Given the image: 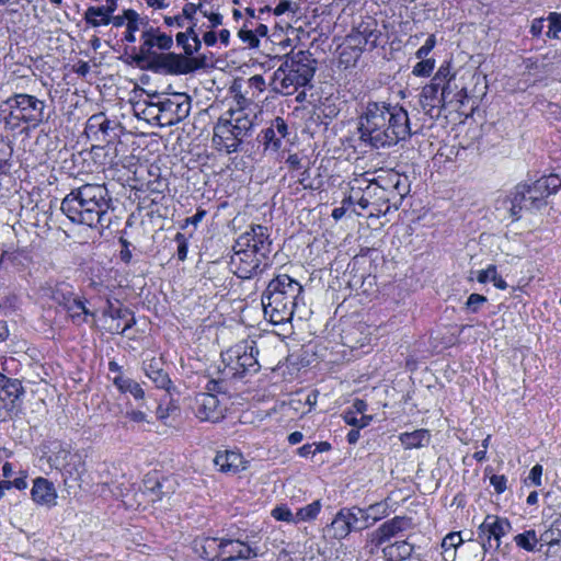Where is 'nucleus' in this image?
<instances>
[{
	"instance_id": "60",
	"label": "nucleus",
	"mask_w": 561,
	"mask_h": 561,
	"mask_svg": "<svg viewBox=\"0 0 561 561\" xmlns=\"http://www.w3.org/2000/svg\"><path fill=\"white\" fill-rule=\"evenodd\" d=\"M542 466L541 465H535L528 474L527 480L531 482L535 486H540L542 484Z\"/></svg>"
},
{
	"instance_id": "38",
	"label": "nucleus",
	"mask_w": 561,
	"mask_h": 561,
	"mask_svg": "<svg viewBox=\"0 0 561 561\" xmlns=\"http://www.w3.org/2000/svg\"><path fill=\"white\" fill-rule=\"evenodd\" d=\"M70 284L60 282L50 287V298L64 308L75 298Z\"/></svg>"
},
{
	"instance_id": "62",
	"label": "nucleus",
	"mask_w": 561,
	"mask_h": 561,
	"mask_svg": "<svg viewBox=\"0 0 561 561\" xmlns=\"http://www.w3.org/2000/svg\"><path fill=\"white\" fill-rule=\"evenodd\" d=\"M344 340H345V342H344L345 345L350 346L353 350L363 348L364 346L368 345L370 342V337L368 335H365L360 340L353 342V337H352L351 333H347L344 336Z\"/></svg>"
},
{
	"instance_id": "27",
	"label": "nucleus",
	"mask_w": 561,
	"mask_h": 561,
	"mask_svg": "<svg viewBox=\"0 0 561 561\" xmlns=\"http://www.w3.org/2000/svg\"><path fill=\"white\" fill-rule=\"evenodd\" d=\"M196 550L208 561H222V538L203 537L195 541Z\"/></svg>"
},
{
	"instance_id": "2",
	"label": "nucleus",
	"mask_w": 561,
	"mask_h": 561,
	"mask_svg": "<svg viewBox=\"0 0 561 561\" xmlns=\"http://www.w3.org/2000/svg\"><path fill=\"white\" fill-rule=\"evenodd\" d=\"M111 197L103 184H84L72 190L61 202V211L75 224L90 228L107 227Z\"/></svg>"
},
{
	"instance_id": "40",
	"label": "nucleus",
	"mask_w": 561,
	"mask_h": 561,
	"mask_svg": "<svg viewBox=\"0 0 561 561\" xmlns=\"http://www.w3.org/2000/svg\"><path fill=\"white\" fill-rule=\"evenodd\" d=\"M355 31L358 35H360V38H363L364 44H368L370 47H376L377 42L380 36V32L377 28V24L375 21L370 20L367 22H362Z\"/></svg>"
},
{
	"instance_id": "16",
	"label": "nucleus",
	"mask_w": 561,
	"mask_h": 561,
	"mask_svg": "<svg viewBox=\"0 0 561 561\" xmlns=\"http://www.w3.org/2000/svg\"><path fill=\"white\" fill-rule=\"evenodd\" d=\"M173 46L171 35L163 33L158 27L150 26L141 33L140 57L148 59L156 57L154 49L169 50Z\"/></svg>"
},
{
	"instance_id": "56",
	"label": "nucleus",
	"mask_w": 561,
	"mask_h": 561,
	"mask_svg": "<svg viewBox=\"0 0 561 561\" xmlns=\"http://www.w3.org/2000/svg\"><path fill=\"white\" fill-rule=\"evenodd\" d=\"M488 301L486 297L480 294H471L466 302V309L472 313L478 312Z\"/></svg>"
},
{
	"instance_id": "25",
	"label": "nucleus",
	"mask_w": 561,
	"mask_h": 561,
	"mask_svg": "<svg viewBox=\"0 0 561 561\" xmlns=\"http://www.w3.org/2000/svg\"><path fill=\"white\" fill-rule=\"evenodd\" d=\"M59 471L61 472L66 485L71 488L72 483L78 484L85 471L82 456L79 453H73Z\"/></svg>"
},
{
	"instance_id": "3",
	"label": "nucleus",
	"mask_w": 561,
	"mask_h": 561,
	"mask_svg": "<svg viewBox=\"0 0 561 561\" xmlns=\"http://www.w3.org/2000/svg\"><path fill=\"white\" fill-rule=\"evenodd\" d=\"M271 251L268 228L252 225L236 240L233 254L230 257V268L239 278L250 279L270 266Z\"/></svg>"
},
{
	"instance_id": "29",
	"label": "nucleus",
	"mask_w": 561,
	"mask_h": 561,
	"mask_svg": "<svg viewBox=\"0 0 561 561\" xmlns=\"http://www.w3.org/2000/svg\"><path fill=\"white\" fill-rule=\"evenodd\" d=\"M399 440L405 449L422 448L430 444L431 433L424 428L404 432L399 435Z\"/></svg>"
},
{
	"instance_id": "14",
	"label": "nucleus",
	"mask_w": 561,
	"mask_h": 561,
	"mask_svg": "<svg viewBox=\"0 0 561 561\" xmlns=\"http://www.w3.org/2000/svg\"><path fill=\"white\" fill-rule=\"evenodd\" d=\"M412 526L411 518L405 516H394L382 523L377 529L369 533L367 540L375 548H379L392 538L410 529Z\"/></svg>"
},
{
	"instance_id": "64",
	"label": "nucleus",
	"mask_w": 561,
	"mask_h": 561,
	"mask_svg": "<svg viewBox=\"0 0 561 561\" xmlns=\"http://www.w3.org/2000/svg\"><path fill=\"white\" fill-rule=\"evenodd\" d=\"M239 37L244 42L248 43L250 46H256L259 43V39L253 34L251 30H240L239 31Z\"/></svg>"
},
{
	"instance_id": "28",
	"label": "nucleus",
	"mask_w": 561,
	"mask_h": 561,
	"mask_svg": "<svg viewBox=\"0 0 561 561\" xmlns=\"http://www.w3.org/2000/svg\"><path fill=\"white\" fill-rule=\"evenodd\" d=\"M414 551V546L407 540L394 541L381 549L385 561H405Z\"/></svg>"
},
{
	"instance_id": "12",
	"label": "nucleus",
	"mask_w": 561,
	"mask_h": 561,
	"mask_svg": "<svg viewBox=\"0 0 561 561\" xmlns=\"http://www.w3.org/2000/svg\"><path fill=\"white\" fill-rule=\"evenodd\" d=\"M512 530V524L505 517L497 515H486L484 520L478 527V537L481 540V546L484 551L493 547L492 541L495 542V549L501 546V540Z\"/></svg>"
},
{
	"instance_id": "24",
	"label": "nucleus",
	"mask_w": 561,
	"mask_h": 561,
	"mask_svg": "<svg viewBox=\"0 0 561 561\" xmlns=\"http://www.w3.org/2000/svg\"><path fill=\"white\" fill-rule=\"evenodd\" d=\"M214 462L221 472L229 474H236L247 468L244 457L237 450L218 451Z\"/></svg>"
},
{
	"instance_id": "42",
	"label": "nucleus",
	"mask_w": 561,
	"mask_h": 561,
	"mask_svg": "<svg viewBox=\"0 0 561 561\" xmlns=\"http://www.w3.org/2000/svg\"><path fill=\"white\" fill-rule=\"evenodd\" d=\"M85 21L93 27L108 25L112 21L105 7H90L85 11Z\"/></svg>"
},
{
	"instance_id": "26",
	"label": "nucleus",
	"mask_w": 561,
	"mask_h": 561,
	"mask_svg": "<svg viewBox=\"0 0 561 561\" xmlns=\"http://www.w3.org/2000/svg\"><path fill=\"white\" fill-rule=\"evenodd\" d=\"M156 65L168 73L180 75L190 71L187 61L180 55L173 53L156 55Z\"/></svg>"
},
{
	"instance_id": "19",
	"label": "nucleus",
	"mask_w": 561,
	"mask_h": 561,
	"mask_svg": "<svg viewBox=\"0 0 561 561\" xmlns=\"http://www.w3.org/2000/svg\"><path fill=\"white\" fill-rule=\"evenodd\" d=\"M420 102L424 112L431 117L439 116L440 110L448 105L443 99L440 87L433 82L423 87Z\"/></svg>"
},
{
	"instance_id": "43",
	"label": "nucleus",
	"mask_w": 561,
	"mask_h": 561,
	"mask_svg": "<svg viewBox=\"0 0 561 561\" xmlns=\"http://www.w3.org/2000/svg\"><path fill=\"white\" fill-rule=\"evenodd\" d=\"M322 504L319 500L300 507L296 512V524L314 520L321 512Z\"/></svg>"
},
{
	"instance_id": "10",
	"label": "nucleus",
	"mask_w": 561,
	"mask_h": 561,
	"mask_svg": "<svg viewBox=\"0 0 561 561\" xmlns=\"http://www.w3.org/2000/svg\"><path fill=\"white\" fill-rule=\"evenodd\" d=\"M206 389L208 392L195 396L192 410L201 421L218 422L225 416L226 405L211 391L220 392L221 385L219 381L210 380Z\"/></svg>"
},
{
	"instance_id": "53",
	"label": "nucleus",
	"mask_w": 561,
	"mask_h": 561,
	"mask_svg": "<svg viewBox=\"0 0 561 561\" xmlns=\"http://www.w3.org/2000/svg\"><path fill=\"white\" fill-rule=\"evenodd\" d=\"M346 45L347 47L353 49L354 59L356 60L368 44H364V41L363 38H360V35H358L357 32L354 30L351 34L347 35Z\"/></svg>"
},
{
	"instance_id": "54",
	"label": "nucleus",
	"mask_w": 561,
	"mask_h": 561,
	"mask_svg": "<svg viewBox=\"0 0 561 561\" xmlns=\"http://www.w3.org/2000/svg\"><path fill=\"white\" fill-rule=\"evenodd\" d=\"M547 21L549 22V30L547 32V36L549 38L558 39L561 33V13L559 12H550L547 16Z\"/></svg>"
},
{
	"instance_id": "37",
	"label": "nucleus",
	"mask_w": 561,
	"mask_h": 561,
	"mask_svg": "<svg viewBox=\"0 0 561 561\" xmlns=\"http://www.w3.org/2000/svg\"><path fill=\"white\" fill-rule=\"evenodd\" d=\"M476 279L480 284L492 282L493 285L501 290H505L508 287L507 283L497 274V268L493 264L488 265L484 270L478 271L476 273Z\"/></svg>"
},
{
	"instance_id": "32",
	"label": "nucleus",
	"mask_w": 561,
	"mask_h": 561,
	"mask_svg": "<svg viewBox=\"0 0 561 561\" xmlns=\"http://www.w3.org/2000/svg\"><path fill=\"white\" fill-rule=\"evenodd\" d=\"M68 316L75 324H82L89 321V318H94V313L91 312L84 305V301L78 297H75L72 301L65 307Z\"/></svg>"
},
{
	"instance_id": "33",
	"label": "nucleus",
	"mask_w": 561,
	"mask_h": 561,
	"mask_svg": "<svg viewBox=\"0 0 561 561\" xmlns=\"http://www.w3.org/2000/svg\"><path fill=\"white\" fill-rule=\"evenodd\" d=\"M144 370L145 375L156 385L157 388L165 390L169 389L171 383L169 375L163 371L156 359L145 364Z\"/></svg>"
},
{
	"instance_id": "51",
	"label": "nucleus",
	"mask_w": 561,
	"mask_h": 561,
	"mask_svg": "<svg viewBox=\"0 0 561 561\" xmlns=\"http://www.w3.org/2000/svg\"><path fill=\"white\" fill-rule=\"evenodd\" d=\"M541 539L550 547L558 545L561 540V520H554L551 528L542 534Z\"/></svg>"
},
{
	"instance_id": "59",
	"label": "nucleus",
	"mask_w": 561,
	"mask_h": 561,
	"mask_svg": "<svg viewBox=\"0 0 561 561\" xmlns=\"http://www.w3.org/2000/svg\"><path fill=\"white\" fill-rule=\"evenodd\" d=\"M490 483L497 494L503 493L507 488V479L503 474H494L490 478Z\"/></svg>"
},
{
	"instance_id": "21",
	"label": "nucleus",
	"mask_w": 561,
	"mask_h": 561,
	"mask_svg": "<svg viewBox=\"0 0 561 561\" xmlns=\"http://www.w3.org/2000/svg\"><path fill=\"white\" fill-rule=\"evenodd\" d=\"M116 123L110 121L104 113L92 115L85 124V134L90 139L99 141H108L111 131L116 127Z\"/></svg>"
},
{
	"instance_id": "18",
	"label": "nucleus",
	"mask_w": 561,
	"mask_h": 561,
	"mask_svg": "<svg viewBox=\"0 0 561 561\" xmlns=\"http://www.w3.org/2000/svg\"><path fill=\"white\" fill-rule=\"evenodd\" d=\"M103 316L112 320L107 330L113 334H122L126 330L130 329L135 323L129 309L115 306L111 300H107V306L103 311Z\"/></svg>"
},
{
	"instance_id": "22",
	"label": "nucleus",
	"mask_w": 561,
	"mask_h": 561,
	"mask_svg": "<svg viewBox=\"0 0 561 561\" xmlns=\"http://www.w3.org/2000/svg\"><path fill=\"white\" fill-rule=\"evenodd\" d=\"M42 459H45L49 469L60 470L73 453L68 444L59 440L49 442L44 446Z\"/></svg>"
},
{
	"instance_id": "55",
	"label": "nucleus",
	"mask_w": 561,
	"mask_h": 561,
	"mask_svg": "<svg viewBox=\"0 0 561 561\" xmlns=\"http://www.w3.org/2000/svg\"><path fill=\"white\" fill-rule=\"evenodd\" d=\"M436 46V37L434 34L430 35L425 43L415 51V58L419 60H430L433 59L428 57L434 47Z\"/></svg>"
},
{
	"instance_id": "5",
	"label": "nucleus",
	"mask_w": 561,
	"mask_h": 561,
	"mask_svg": "<svg viewBox=\"0 0 561 561\" xmlns=\"http://www.w3.org/2000/svg\"><path fill=\"white\" fill-rule=\"evenodd\" d=\"M561 188V179L557 174H549L531 182L516 185L512 193L510 213L514 219L522 216V211H537L547 206L548 197Z\"/></svg>"
},
{
	"instance_id": "45",
	"label": "nucleus",
	"mask_w": 561,
	"mask_h": 561,
	"mask_svg": "<svg viewBox=\"0 0 561 561\" xmlns=\"http://www.w3.org/2000/svg\"><path fill=\"white\" fill-rule=\"evenodd\" d=\"M341 511L345 514L346 520L350 522L352 531L366 529V527L363 526V514L360 513V507H343Z\"/></svg>"
},
{
	"instance_id": "13",
	"label": "nucleus",
	"mask_w": 561,
	"mask_h": 561,
	"mask_svg": "<svg viewBox=\"0 0 561 561\" xmlns=\"http://www.w3.org/2000/svg\"><path fill=\"white\" fill-rule=\"evenodd\" d=\"M162 126H172L186 118L191 111V100L185 93L160 96Z\"/></svg>"
},
{
	"instance_id": "46",
	"label": "nucleus",
	"mask_w": 561,
	"mask_h": 561,
	"mask_svg": "<svg viewBox=\"0 0 561 561\" xmlns=\"http://www.w3.org/2000/svg\"><path fill=\"white\" fill-rule=\"evenodd\" d=\"M144 118L148 122H156L160 126H162V112L160 111V96L157 98V101L147 102L145 108L142 110Z\"/></svg>"
},
{
	"instance_id": "58",
	"label": "nucleus",
	"mask_w": 561,
	"mask_h": 561,
	"mask_svg": "<svg viewBox=\"0 0 561 561\" xmlns=\"http://www.w3.org/2000/svg\"><path fill=\"white\" fill-rule=\"evenodd\" d=\"M203 11L202 10V5H196L195 3H192V2H187L184 4L183 9H182V14L181 16L184 18V21H188V22H193L194 20V16L196 14L197 11Z\"/></svg>"
},
{
	"instance_id": "20",
	"label": "nucleus",
	"mask_w": 561,
	"mask_h": 561,
	"mask_svg": "<svg viewBox=\"0 0 561 561\" xmlns=\"http://www.w3.org/2000/svg\"><path fill=\"white\" fill-rule=\"evenodd\" d=\"M31 497L37 505L46 507L55 506L57 504L55 484L46 478H36L31 489Z\"/></svg>"
},
{
	"instance_id": "41",
	"label": "nucleus",
	"mask_w": 561,
	"mask_h": 561,
	"mask_svg": "<svg viewBox=\"0 0 561 561\" xmlns=\"http://www.w3.org/2000/svg\"><path fill=\"white\" fill-rule=\"evenodd\" d=\"M378 190L389 191L394 190L400 197L408 193L407 185L402 183L401 176L398 173H390L387 179L378 178L376 180Z\"/></svg>"
},
{
	"instance_id": "57",
	"label": "nucleus",
	"mask_w": 561,
	"mask_h": 561,
	"mask_svg": "<svg viewBox=\"0 0 561 561\" xmlns=\"http://www.w3.org/2000/svg\"><path fill=\"white\" fill-rule=\"evenodd\" d=\"M175 241L178 243L176 255L180 261H184L187 257V240L183 233L178 232L175 236Z\"/></svg>"
},
{
	"instance_id": "1",
	"label": "nucleus",
	"mask_w": 561,
	"mask_h": 561,
	"mask_svg": "<svg viewBox=\"0 0 561 561\" xmlns=\"http://www.w3.org/2000/svg\"><path fill=\"white\" fill-rule=\"evenodd\" d=\"M359 139L375 149L390 148L411 136L407 110L387 102H368L358 116Z\"/></svg>"
},
{
	"instance_id": "61",
	"label": "nucleus",
	"mask_w": 561,
	"mask_h": 561,
	"mask_svg": "<svg viewBox=\"0 0 561 561\" xmlns=\"http://www.w3.org/2000/svg\"><path fill=\"white\" fill-rule=\"evenodd\" d=\"M249 88L252 90V93H261L265 89V80L262 76H253L249 79Z\"/></svg>"
},
{
	"instance_id": "34",
	"label": "nucleus",
	"mask_w": 561,
	"mask_h": 561,
	"mask_svg": "<svg viewBox=\"0 0 561 561\" xmlns=\"http://www.w3.org/2000/svg\"><path fill=\"white\" fill-rule=\"evenodd\" d=\"M350 522L346 520L345 514L340 510L331 524L327 526L328 535L336 540L345 539L351 534Z\"/></svg>"
},
{
	"instance_id": "15",
	"label": "nucleus",
	"mask_w": 561,
	"mask_h": 561,
	"mask_svg": "<svg viewBox=\"0 0 561 561\" xmlns=\"http://www.w3.org/2000/svg\"><path fill=\"white\" fill-rule=\"evenodd\" d=\"M265 550L256 543L241 539L222 538V561L250 560L261 557Z\"/></svg>"
},
{
	"instance_id": "44",
	"label": "nucleus",
	"mask_w": 561,
	"mask_h": 561,
	"mask_svg": "<svg viewBox=\"0 0 561 561\" xmlns=\"http://www.w3.org/2000/svg\"><path fill=\"white\" fill-rule=\"evenodd\" d=\"M514 541L517 547L531 552L536 548V543L538 542L537 534L534 529L526 530L522 534H518L514 537Z\"/></svg>"
},
{
	"instance_id": "49",
	"label": "nucleus",
	"mask_w": 561,
	"mask_h": 561,
	"mask_svg": "<svg viewBox=\"0 0 561 561\" xmlns=\"http://www.w3.org/2000/svg\"><path fill=\"white\" fill-rule=\"evenodd\" d=\"M271 516L279 522L296 524V513L294 514L286 504L275 506L271 511Z\"/></svg>"
},
{
	"instance_id": "48",
	"label": "nucleus",
	"mask_w": 561,
	"mask_h": 561,
	"mask_svg": "<svg viewBox=\"0 0 561 561\" xmlns=\"http://www.w3.org/2000/svg\"><path fill=\"white\" fill-rule=\"evenodd\" d=\"M455 75L451 73V62L450 61H444L434 77L432 78L431 82L436 83L438 87H442V84L454 80Z\"/></svg>"
},
{
	"instance_id": "52",
	"label": "nucleus",
	"mask_w": 561,
	"mask_h": 561,
	"mask_svg": "<svg viewBox=\"0 0 561 561\" xmlns=\"http://www.w3.org/2000/svg\"><path fill=\"white\" fill-rule=\"evenodd\" d=\"M126 18L128 19L126 32L124 34V39L128 43H135L136 42V32L138 30L137 26V13L133 10H128L125 12Z\"/></svg>"
},
{
	"instance_id": "4",
	"label": "nucleus",
	"mask_w": 561,
	"mask_h": 561,
	"mask_svg": "<svg viewBox=\"0 0 561 561\" xmlns=\"http://www.w3.org/2000/svg\"><path fill=\"white\" fill-rule=\"evenodd\" d=\"M302 291L301 284L286 274L273 278L262 295L265 318L273 324L289 322L304 304Z\"/></svg>"
},
{
	"instance_id": "11",
	"label": "nucleus",
	"mask_w": 561,
	"mask_h": 561,
	"mask_svg": "<svg viewBox=\"0 0 561 561\" xmlns=\"http://www.w3.org/2000/svg\"><path fill=\"white\" fill-rule=\"evenodd\" d=\"M24 389L18 379H10L0 373V417L2 421L16 415L22 405Z\"/></svg>"
},
{
	"instance_id": "17",
	"label": "nucleus",
	"mask_w": 561,
	"mask_h": 561,
	"mask_svg": "<svg viewBox=\"0 0 561 561\" xmlns=\"http://www.w3.org/2000/svg\"><path fill=\"white\" fill-rule=\"evenodd\" d=\"M378 186L376 181H369L365 178L355 179L351 192L347 197L343 199L344 205H357L360 209H366L370 204L373 195H377Z\"/></svg>"
},
{
	"instance_id": "35",
	"label": "nucleus",
	"mask_w": 561,
	"mask_h": 561,
	"mask_svg": "<svg viewBox=\"0 0 561 561\" xmlns=\"http://www.w3.org/2000/svg\"><path fill=\"white\" fill-rule=\"evenodd\" d=\"M363 514V526L368 528L388 515L387 505L375 503L366 508L360 507Z\"/></svg>"
},
{
	"instance_id": "50",
	"label": "nucleus",
	"mask_w": 561,
	"mask_h": 561,
	"mask_svg": "<svg viewBox=\"0 0 561 561\" xmlns=\"http://www.w3.org/2000/svg\"><path fill=\"white\" fill-rule=\"evenodd\" d=\"M436 67V60H419L412 68V75L419 78H428Z\"/></svg>"
},
{
	"instance_id": "30",
	"label": "nucleus",
	"mask_w": 561,
	"mask_h": 561,
	"mask_svg": "<svg viewBox=\"0 0 561 561\" xmlns=\"http://www.w3.org/2000/svg\"><path fill=\"white\" fill-rule=\"evenodd\" d=\"M112 381L121 393H130L135 400L145 399V390L136 380L125 376H113Z\"/></svg>"
},
{
	"instance_id": "31",
	"label": "nucleus",
	"mask_w": 561,
	"mask_h": 561,
	"mask_svg": "<svg viewBox=\"0 0 561 561\" xmlns=\"http://www.w3.org/2000/svg\"><path fill=\"white\" fill-rule=\"evenodd\" d=\"M196 24L192 23L186 27V32H180L176 34V43L181 46L184 53L188 56L197 53L201 48V39L194 31Z\"/></svg>"
},
{
	"instance_id": "6",
	"label": "nucleus",
	"mask_w": 561,
	"mask_h": 561,
	"mask_svg": "<svg viewBox=\"0 0 561 561\" xmlns=\"http://www.w3.org/2000/svg\"><path fill=\"white\" fill-rule=\"evenodd\" d=\"M313 75V60L307 51L300 50L289 56L274 72L271 84L275 92L290 95L307 85Z\"/></svg>"
},
{
	"instance_id": "39",
	"label": "nucleus",
	"mask_w": 561,
	"mask_h": 561,
	"mask_svg": "<svg viewBox=\"0 0 561 561\" xmlns=\"http://www.w3.org/2000/svg\"><path fill=\"white\" fill-rule=\"evenodd\" d=\"M466 541H473L472 535L468 539H463L460 531L447 534L442 541V548L446 558L454 560L457 548Z\"/></svg>"
},
{
	"instance_id": "63",
	"label": "nucleus",
	"mask_w": 561,
	"mask_h": 561,
	"mask_svg": "<svg viewBox=\"0 0 561 561\" xmlns=\"http://www.w3.org/2000/svg\"><path fill=\"white\" fill-rule=\"evenodd\" d=\"M543 27L545 19L537 18L533 20L529 32L534 37H539L542 34Z\"/></svg>"
},
{
	"instance_id": "23",
	"label": "nucleus",
	"mask_w": 561,
	"mask_h": 561,
	"mask_svg": "<svg viewBox=\"0 0 561 561\" xmlns=\"http://www.w3.org/2000/svg\"><path fill=\"white\" fill-rule=\"evenodd\" d=\"M287 124L282 117H276L271 126L262 131V141L264 150L276 152L280 149L283 139L287 135Z\"/></svg>"
},
{
	"instance_id": "9",
	"label": "nucleus",
	"mask_w": 561,
	"mask_h": 561,
	"mask_svg": "<svg viewBox=\"0 0 561 561\" xmlns=\"http://www.w3.org/2000/svg\"><path fill=\"white\" fill-rule=\"evenodd\" d=\"M259 350L254 341H242L221 353L222 374L227 377H242L260 368Z\"/></svg>"
},
{
	"instance_id": "47",
	"label": "nucleus",
	"mask_w": 561,
	"mask_h": 561,
	"mask_svg": "<svg viewBox=\"0 0 561 561\" xmlns=\"http://www.w3.org/2000/svg\"><path fill=\"white\" fill-rule=\"evenodd\" d=\"M343 420L345 421L346 424H348L351 426L364 428L370 424L373 416L371 415H360L359 416V414H356L351 410H346L343 414Z\"/></svg>"
},
{
	"instance_id": "8",
	"label": "nucleus",
	"mask_w": 561,
	"mask_h": 561,
	"mask_svg": "<svg viewBox=\"0 0 561 561\" xmlns=\"http://www.w3.org/2000/svg\"><path fill=\"white\" fill-rule=\"evenodd\" d=\"M9 114L5 124L12 128L26 124L28 127H37L45 118V101L26 93H15L5 101Z\"/></svg>"
},
{
	"instance_id": "7",
	"label": "nucleus",
	"mask_w": 561,
	"mask_h": 561,
	"mask_svg": "<svg viewBox=\"0 0 561 561\" xmlns=\"http://www.w3.org/2000/svg\"><path fill=\"white\" fill-rule=\"evenodd\" d=\"M252 128L253 121L243 110L229 111L214 127V145L218 150L236 152Z\"/></svg>"
},
{
	"instance_id": "36",
	"label": "nucleus",
	"mask_w": 561,
	"mask_h": 561,
	"mask_svg": "<svg viewBox=\"0 0 561 561\" xmlns=\"http://www.w3.org/2000/svg\"><path fill=\"white\" fill-rule=\"evenodd\" d=\"M440 92L447 104H451L454 102L463 104L467 99L466 88H459L456 84L455 79L442 84Z\"/></svg>"
}]
</instances>
